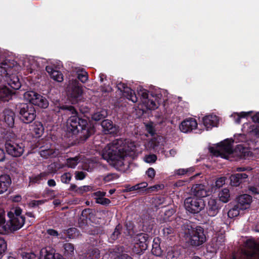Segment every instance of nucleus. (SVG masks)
I'll list each match as a JSON object with an SVG mask.
<instances>
[{"label":"nucleus","mask_w":259,"mask_h":259,"mask_svg":"<svg viewBox=\"0 0 259 259\" xmlns=\"http://www.w3.org/2000/svg\"><path fill=\"white\" fill-rule=\"evenodd\" d=\"M136 145L129 140L117 139L108 144L103 150L102 157L116 168H122L124 160L131 152H135Z\"/></svg>","instance_id":"obj_1"},{"label":"nucleus","mask_w":259,"mask_h":259,"mask_svg":"<svg viewBox=\"0 0 259 259\" xmlns=\"http://www.w3.org/2000/svg\"><path fill=\"white\" fill-rule=\"evenodd\" d=\"M68 119V127L73 134L78 135L80 141H86L95 132V127L88 120L80 117L76 114Z\"/></svg>","instance_id":"obj_2"},{"label":"nucleus","mask_w":259,"mask_h":259,"mask_svg":"<svg viewBox=\"0 0 259 259\" xmlns=\"http://www.w3.org/2000/svg\"><path fill=\"white\" fill-rule=\"evenodd\" d=\"M186 242L193 247L202 245L206 241L204 229L201 226L195 227L191 222L186 221L182 227Z\"/></svg>","instance_id":"obj_3"},{"label":"nucleus","mask_w":259,"mask_h":259,"mask_svg":"<svg viewBox=\"0 0 259 259\" xmlns=\"http://www.w3.org/2000/svg\"><path fill=\"white\" fill-rule=\"evenodd\" d=\"M233 142L228 140L224 141L220 144V146L217 149L213 147L209 149L210 153L215 156H221L227 159L232 160L237 155V152L233 148Z\"/></svg>","instance_id":"obj_4"},{"label":"nucleus","mask_w":259,"mask_h":259,"mask_svg":"<svg viewBox=\"0 0 259 259\" xmlns=\"http://www.w3.org/2000/svg\"><path fill=\"white\" fill-rule=\"evenodd\" d=\"M239 259H259V243L252 239L244 243Z\"/></svg>","instance_id":"obj_5"},{"label":"nucleus","mask_w":259,"mask_h":259,"mask_svg":"<svg viewBox=\"0 0 259 259\" xmlns=\"http://www.w3.org/2000/svg\"><path fill=\"white\" fill-rule=\"evenodd\" d=\"M20 119L25 123L32 122L36 117V111L31 104L19 103L16 105Z\"/></svg>","instance_id":"obj_6"},{"label":"nucleus","mask_w":259,"mask_h":259,"mask_svg":"<svg viewBox=\"0 0 259 259\" xmlns=\"http://www.w3.org/2000/svg\"><path fill=\"white\" fill-rule=\"evenodd\" d=\"M22 210L20 208H16L8 213V216L10 219V224L8 233L20 229L24 225L25 217L21 215Z\"/></svg>","instance_id":"obj_7"},{"label":"nucleus","mask_w":259,"mask_h":259,"mask_svg":"<svg viewBox=\"0 0 259 259\" xmlns=\"http://www.w3.org/2000/svg\"><path fill=\"white\" fill-rule=\"evenodd\" d=\"M20 66L16 65L14 67H10L7 69V73H2L0 72V75L5 77V81L7 82L9 85L14 90H18L21 86V82L18 76L13 74L14 72H17L19 70Z\"/></svg>","instance_id":"obj_8"},{"label":"nucleus","mask_w":259,"mask_h":259,"mask_svg":"<svg viewBox=\"0 0 259 259\" xmlns=\"http://www.w3.org/2000/svg\"><path fill=\"white\" fill-rule=\"evenodd\" d=\"M184 206L188 211L195 214L204 209L205 205L202 199L192 196L185 199Z\"/></svg>","instance_id":"obj_9"},{"label":"nucleus","mask_w":259,"mask_h":259,"mask_svg":"<svg viewBox=\"0 0 259 259\" xmlns=\"http://www.w3.org/2000/svg\"><path fill=\"white\" fill-rule=\"evenodd\" d=\"M24 98L31 105H34L42 108H46L49 106L47 99L33 91H29L24 93Z\"/></svg>","instance_id":"obj_10"},{"label":"nucleus","mask_w":259,"mask_h":259,"mask_svg":"<svg viewBox=\"0 0 259 259\" xmlns=\"http://www.w3.org/2000/svg\"><path fill=\"white\" fill-rule=\"evenodd\" d=\"M24 147L23 143H18L12 140L6 142L5 143V148L8 154L15 157H20L23 154Z\"/></svg>","instance_id":"obj_11"},{"label":"nucleus","mask_w":259,"mask_h":259,"mask_svg":"<svg viewBox=\"0 0 259 259\" xmlns=\"http://www.w3.org/2000/svg\"><path fill=\"white\" fill-rule=\"evenodd\" d=\"M82 89L79 83L76 79L71 81V87L68 90V97L72 103L77 102L81 96Z\"/></svg>","instance_id":"obj_12"},{"label":"nucleus","mask_w":259,"mask_h":259,"mask_svg":"<svg viewBox=\"0 0 259 259\" xmlns=\"http://www.w3.org/2000/svg\"><path fill=\"white\" fill-rule=\"evenodd\" d=\"M222 203L218 200L209 198L206 205V213L210 217H215L219 212Z\"/></svg>","instance_id":"obj_13"},{"label":"nucleus","mask_w":259,"mask_h":259,"mask_svg":"<svg viewBox=\"0 0 259 259\" xmlns=\"http://www.w3.org/2000/svg\"><path fill=\"white\" fill-rule=\"evenodd\" d=\"M191 193L193 197L202 199L209 195L207 187L201 184L193 185L191 188Z\"/></svg>","instance_id":"obj_14"},{"label":"nucleus","mask_w":259,"mask_h":259,"mask_svg":"<svg viewBox=\"0 0 259 259\" xmlns=\"http://www.w3.org/2000/svg\"><path fill=\"white\" fill-rule=\"evenodd\" d=\"M117 87L119 90L123 92V95L126 97L127 99L132 101L133 103L138 102V98L135 92L131 88L127 87L125 84L120 82L117 84Z\"/></svg>","instance_id":"obj_15"},{"label":"nucleus","mask_w":259,"mask_h":259,"mask_svg":"<svg viewBox=\"0 0 259 259\" xmlns=\"http://www.w3.org/2000/svg\"><path fill=\"white\" fill-rule=\"evenodd\" d=\"M101 126L106 134H117L119 131V126L114 124L112 121L106 119L102 121Z\"/></svg>","instance_id":"obj_16"},{"label":"nucleus","mask_w":259,"mask_h":259,"mask_svg":"<svg viewBox=\"0 0 259 259\" xmlns=\"http://www.w3.org/2000/svg\"><path fill=\"white\" fill-rule=\"evenodd\" d=\"M135 244L141 248V250H145L149 243V236L145 233H140L135 237Z\"/></svg>","instance_id":"obj_17"},{"label":"nucleus","mask_w":259,"mask_h":259,"mask_svg":"<svg viewBox=\"0 0 259 259\" xmlns=\"http://www.w3.org/2000/svg\"><path fill=\"white\" fill-rule=\"evenodd\" d=\"M197 126V123L196 120L193 118H190L184 120L181 123L180 126V129L184 133H187L196 128Z\"/></svg>","instance_id":"obj_18"},{"label":"nucleus","mask_w":259,"mask_h":259,"mask_svg":"<svg viewBox=\"0 0 259 259\" xmlns=\"http://www.w3.org/2000/svg\"><path fill=\"white\" fill-rule=\"evenodd\" d=\"M203 124L207 130L211 129L212 127L217 126L219 124L218 116L214 114L205 116L203 118Z\"/></svg>","instance_id":"obj_19"},{"label":"nucleus","mask_w":259,"mask_h":259,"mask_svg":"<svg viewBox=\"0 0 259 259\" xmlns=\"http://www.w3.org/2000/svg\"><path fill=\"white\" fill-rule=\"evenodd\" d=\"M53 111L56 113H69L70 114H76V109L72 106L71 105H61L59 104L58 105H56Z\"/></svg>","instance_id":"obj_20"},{"label":"nucleus","mask_w":259,"mask_h":259,"mask_svg":"<svg viewBox=\"0 0 259 259\" xmlns=\"http://www.w3.org/2000/svg\"><path fill=\"white\" fill-rule=\"evenodd\" d=\"M248 175L245 173H237L230 176V183L233 186H238L241 183L245 182Z\"/></svg>","instance_id":"obj_21"},{"label":"nucleus","mask_w":259,"mask_h":259,"mask_svg":"<svg viewBox=\"0 0 259 259\" xmlns=\"http://www.w3.org/2000/svg\"><path fill=\"white\" fill-rule=\"evenodd\" d=\"M251 201L252 197L250 195L247 194L241 195L238 197L237 205L241 209H246L249 207Z\"/></svg>","instance_id":"obj_22"},{"label":"nucleus","mask_w":259,"mask_h":259,"mask_svg":"<svg viewBox=\"0 0 259 259\" xmlns=\"http://www.w3.org/2000/svg\"><path fill=\"white\" fill-rule=\"evenodd\" d=\"M4 121L8 126L13 127L14 124L15 113L9 109H6L3 112Z\"/></svg>","instance_id":"obj_23"},{"label":"nucleus","mask_w":259,"mask_h":259,"mask_svg":"<svg viewBox=\"0 0 259 259\" xmlns=\"http://www.w3.org/2000/svg\"><path fill=\"white\" fill-rule=\"evenodd\" d=\"M11 184L9 176L5 175L0 176V194L6 192Z\"/></svg>","instance_id":"obj_24"},{"label":"nucleus","mask_w":259,"mask_h":259,"mask_svg":"<svg viewBox=\"0 0 259 259\" xmlns=\"http://www.w3.org/2000/svg\"><path fill=\"white\" fill-rule=\"evenodd\" d=\"M100 256V250L96 248H91L80 256V259H99Z\"/></svg>","instance_id":"obj_25"},{"label":"nucleus","mask_w":259,"mask_h":259,"mask_svg":"<svg viewBox=\"0 0 259 259\" xmlns=\"http://www.w3.org/2000/svg\"><path fill=\"white\" fill-rule=\"evenodd\" d=\"M57 254L51 247L42 248L40 251V256L44 259H56Z\"/></svg>","instance_id":"obj_26"},{"label":"nucleus","mask_w":259,"mask_h":259,"mask_svg":"<svg viewBox=\"0 0 259 259\" xmlns=\"http://www.w3.org/2000/svg\"><path fill=\"white\" fill-rule=\"evenodd\" d=\"M46 70L54 80L58 82H62L63 80V75L60 71L54 70L51 66H47Z\"/></svg>","instance_id":"obj_27"},{"label":"nucleus","mask_w":259,"mask_h":259,"mask_svg":"<svg viewBox=\"0 0 259 259\" xmlns=\"http://www.w3.org/2000/svg\"><path fill=\"white\" fill-rule=\"evenodd\" d=\"M13 92L6 85L0 87V100L8 101L11 98Z\"/></svg>","instance_id":"obj_28"},{"label":"nucleus","mask_w":259,"mask_h":259,"mask_svg":"<svg viewBox=\"0 0 259 259\" xmlns=\"http://www.w3.org/2000/svg\"><path fill=\"white\" fill-rule=\"evenodd\" d=\"M16 65V62L14 60L5 59L2 60L0 59V72L2 73H7V69L10 67H14Z\"/></svg>","instance_id":"obj_29"},{"label":"nucleus","mask_w":259,"mask_h":259,"mask_svg":"<svg viewBox=\"0 0 259 259\" xmlns=\"http://www.w3.org/2000/svg\"><path fill=\"white\" fill-rule=\"evenodd\" d=\"M5 213L4 210L0 209V234H7L9 229L8 224H6Z\"/></svg>","instance_id":"obj_30"},{"label":"nucleus","mask_w":259,"mask_h":259,"mask_svg":"<svg viewBox=\"0 0 259 259\" xmlns=\"http://www.w3.org/2000/svg\"><path fill=\"white\" fill-rule=\"evenodd\" d=\"M151 252L153 254L157 257H160L162 254V251L160 247L159 240L158 238H155L153 240Z\"/></svg>","instance_id":"obj_31"},{"label":"nucleus","mask_w":259,"mask_h":259,"mask_svg":"<svg viewBox=\"0 0 259 259\" xmlns=\"http://www.w3.org/2000/svg\"><path fill=\"white\" fill-rule=\"evenodd\" d=\"M44 127L40 122H35L34 123L32 131L35 137H40L44 133Z\"/></svg>","instance_id":"obj_32"},{"label":"nucleus","mask_w":259,"mask_h":259,"mask_svg":"<svg viewBox=\"0 0 259 259\" xmlns=\"http://www.w3.org/2000/svg\"><path fill=\"white\" fill-rule=\"evenodd\" d=\"M230 194L228 189H222L219 194V201L224 203L228 202L230 200Z\"/></svg>","instance_id":"obj_33"},{"label":"nucleus","mask_w":259,"mask_h":259,"mask_svg":"<svg viewBox=\"0 0 259 259\" xmlns=\"http://www.w3.org/2000/svg\"><path fill=\"white\" fill-rule=\"evenodd\" d=\"M107 112L105 109H99L95 112L92 116V118L94 120L99 121L107 116Z\"/></svg>","instance_id":"obj_34"},{"label":"nucleus","mask_w":259,"mask_h":259,"mask_svg":"<svg viewBox=\"0 0 259 259\" xmlns=\"http://www.w3.org/2000/svg\"><path fill=\"white\" fill-rule=\"evenodd\" d=\"M143 104L150 110H155L159 106L158 102L154 97L152 99H148L146 101H144Z\"/></svg>","instance_id":"obj_35"},{"label":"nucleus","mask_w":259,"mask_h":259,"mask_svg":"<svg viewBox=\"0 0 259 259\" xmlns=\"http://www.w3.org/2000/svg\"><path fill=\"white\" fill-rule=\"evenodd\" d=\"M48 174L44 172L36 176H32L29 177V185L32 184L38 183L42 178L47 176Z\"/></svg>","instance_id":"obj_36"},{"label":"nucleus","mask_w":259,"mask_h":259,"mask_svg":"<svg viewBox=\"0 0 259 259\" xmlns=\"http://www.w3.org/2000/svg\"><path fill=\"white\" fill-rule=\"evenodd\" d=\"M77 78L82 82H85L88 79V75L87 72L83 69H79L77 71Z\"/></svg>","instance_id":"obj_37"},{"label":"nucleus","mask_w":259,"mask_h":259,"mask_svg":"<svg viewBox=\"0 0 259 259\" xmlns=\"http://www.w3.org/2000/svg\"><path fill=\"white\" fill-rule=\"evenodd\" d=\"M241 209L237 204L232 208L230 209L228 212V215L230 218H233L238 216L239 214L240 210Z\"/></svg>","instance_id":"obj_38"},{"label":"nucleus","mask_w":259,"mask_h":259,"mask_svg":"<svg viewBox=\"0 0 259 259\" xmlns=\"http://www.w3.org/2000/svg\"><path fill=\"white\" fill-rule=\"evenodd\" d=\"M66 255H72L74 253V245L70 243H65L63 245Z\"/></svg>","instance_id":"obj_39"},{"label":"nucleus","mask_w":259,"mask_h":259,"mask_svg":"<svg viewBox=\"0 0 259 259\" xmlns=\"http://www.w3.org/2000/svg\"><path fill=\"white\" fill-rule=\"evenodd\" d=\"M194 171V168L193 167L184 169V168H181L176 170L175 171V175H179V176H182L184 175L185 174H190L193 172Z\"/></svg>","instance_id":"obj_40"},{"label":"nucleus","mask_w":259,"mask_h":259,"mask_svg":"<svg viewBox=\"0 0 259 259\" xmlns=\"http://www.w3.org/2000/svg\"><path fill=\"white\" fill-rule=\"evenodd\" d=\"M250 112H242L240 113H234L232 115V116L234 117L236 123L239 124L240 123L241 118L245 117L248 116Z\"/></svg>","instance_id":"obj_41"},{"label":"nucleus","mask_w":259,"mask_h":259,"mask_svg":"<svg viewBox=\"0 0 259 259\" xmlns=\"http://www.w3.org/2000/svg\"><path fill=\"white\" fill-rule=\"evenodd\" d=\"M79 158L77 157L68 158L67 160V165L70 168H74L78 163Z\"/></svg>","instance_id":"obj_42"},{"label":"nucleus","mask_w":259,"mask_h":259,"mask_svg":"<svg viewBox=\"0 0 259 259\" xmlns=\"http://www.w3.org/2000/svg\"><path fill=\"white\" fill-rule=\"evenodd\" d=\"M122 226L119 224L117 225L114 230V231L113 232L111 236V238L113 240H116L118 238V236L120 234Z\"/></svg>","instance_id":"obj_43"},{"label":"nucleus","mask_w":259,"mask_h":259,"mask_svg":"<svg viewBox=\"0 0 259 259\" xmlns=\"http://www.w3.org/2000/svg\"><path fill=\"white\" fill-rule=\"evenodd\" d=\"M119 176L115 173H110L104 177L103 180L105 182H109L118 178Z\"/></svg>","instance_id":"obj_44"},{"label":"nucleus","mask_w":259,"mask_h":259,"mask_svg":"<svg viewBox=\"0 0 259 259\" xmlns=\"http://www.w3.org/2000/svg\"><path fill=\"white\" fill-rule=\"evenodd\" d=\"M39 153L41 157L47 158L49 156L53 155L54 152L53 149H48L41 150L40 151Z\"/></svg>","instance_id":"obj_45"},{"label":"nucleus","mask_w":259,"mask_h":259,"mask_svg":"<svg viewBox=\"0 0 259 259\" xmlns=\"http://www.w3.org/2000/svg\"><path fill=\"white\" fill-rule=\"evenodd\" d=\"M249 133L250 135L259 138V126L252 125L249 127Z\"/></svg>","instance_id":"obj_46"},{"label":"nucleus","mask_w":259,"mask_h":259,"mask_svg":"<svg viewBox=\"0 0 259 259\" xmlns=\"http://www.w3.org/2000/svg\"><path fill=\"white\" fill-rule=\"evenodd\" d=\"M21 256L23 259H39L38 257L33 252H23Z\"/></svg>","instance_id":"obj_47"},{"label":"nucleus","mask_w":259,"mask_h":259,"mask_svg":"<svg viewBox=\"0 0 259 259\" xmlns=\"http://www.w3.org/2000/svg\"><path fill=\"white\" fill-rule=\"evenodd\" d=\"M16 137V135L11 130H8L4 136V138L6 140V142L10 140L13 141Z\"/></svg>","instance_id":"obj_48"},{"label":"nucleus","mask_w":259,"mask_h":259,"mask_svg":"<svg viewBox=\"0 0 259 259\" xmlns=\"http://www.w3.org/2000/svg\"><path fill=\"white\" fill-rule=\"evenodd\" d=\"M138 94L141 97L143 103H144V101H146L148 99L149 96L147 90L140 89L138 91Z\"/></svg>","instance_id":"obj_49"},{"label":"nucleus","mask_w":259,"mask_h":259,"mask_svg":"<svg viewBox=\"0 0 259 259\" xmlns=\"http://www.w3.org/2000/svg\"><path fill=\"white\" fill-rule=\"evenodd\" d=\"M72 178V175L69 172L64 173L61 177V180L62 183L68 184Z\"/></svg>","instance_id":"obj_50"},{"label":"nucleus","mask_w":259,"mask_h":259,"mask_svg":"<svg viewBox=\"0 0 259 259\" xmlns=\"http://www.w3.org/2000/svg\"><path fill=\"white\" fill-rule=\"evenodd\" d=\"M226 179V178L225 177L218 178L215 181L214 187L220 188L222 187L225 184Z\"/></svg>","instance_id":"obj_51"},{"label":"nucleus","mask_w":259,"mask_h":259,"mask_svg":"<svg viewBox=\"0 0 259 259\" xmlns=\"http://www.w3.org/2000/svg\"><path fill=\"white\" fill-rule=\"evenodd\" d=\"M7 243L3 238H0V256L3 255L7 249Z\"/></svg>","instance_id":"obj_52"},{"label":"nucleus","mask_w":259,"mask_h":259,"mask_svg":"<svg viewBox=\"0 0 259 259\" xmlns=\"http://www.w3.org/2000/svg\"><path fill=\"white\" fill-rule=\"evenodd\" d=\"M93 210L90 208H86L82 210V215L85 217L86 218L90 219L92 216L94 215Z\"/></svg>","instance_id":"obj_53"},{"label":"nucleus","mask_w":259,"mask_h":259,"mask_svg":"<svg viewBox=\"0 0 259 259\" xmlns=\"http://www.w3.org/2000/svg\"><path fill=\"white\" fill-rule=\"evenodd\" d=\"M96 202L97 203L105 205H108L111 202L109 199L104 197L96 198Z\"/></svg>","instance_id":"obj_54"},{"label":"nucleus","mask_w":259,"mask_h":259,"mask_svg":"<svg viewBox=\"0 0 259 259\" xmlns=\"http://www.w3.org/2000/svg\"><path fill=\"white\" fill-rule=\"evenodd\" d=\"M86 173L83 171H76L75 172V178L77 180H82L86 177Z\"/></svg>","instance_id":"obj_55"},{"label":"nucleus","mask_w":259,"mask_h":259,"mask_svg":"<svg viewBox=\"0 0 259 259\" xmlns=\"http://www.w3.org/2000/svg\"><path fill=\"white\" fill-rule=\"evenodd\" d=\"M248 190L252 194H259V186H249Z\"/></svg>","instance_id":"obj_56"},{"label":"nucleus","mask_w":259,"mask_h":259,"mask_svg":"<svg viewBox=\"0 0 259 259\" xmlns=\"http://www.w3.org/2000/svg\"><path fill=\"white\" fill-rule=\"evenodd\" d=\"M174 229L171 227H166L163 229V233L165 236H168L169 235L174 233Z\"/></svg>","instance_id":"obj_57"},{"label":"nucleus","mask_w":259,"mask_h":259,"mask_svg":"<svg viewBox=\"0 0 259 259\" xmlns=\"http://www.w3.org/2000/svg\"><path fill=\"white\" fill-rule=\"evenodd\" d=\"M157 159V157L155 155H149L145 157V161L148 163L154 162Z\"/></svg>","instance_id":"obj_58"},{"label":"nucleus","mask_w":259,"mask_h":259,"mask_svg":"<svg viewBox=\"0 0 259 259\" xmlns=\"http://www.w3.org/2000/svg\"><path fill=\"white\" fill-rule=\"evenodd\" d=\"M91 189V187L89 186H84L79 188L77 190H76V192H79L80 193H83L85 192H88L90 191Z\"/></svg>","instance_id":"obj_59"},{"label":"nucleus","mask_w":259,"mask_h":259,"mask_svg":"<svg viewBox=\"0 0 259 259\" xmlns=\"http://www.w3.org/2000/svg\"><path fill=\"white\" fill-rule=\"evenodd\" d=\"M44 203V200H33L30 203L29 205L31 207H34L39 205H41Z\"/></svg>","instance_id":"obj_60"},{"label":"nucleus","mask_w":259,"mask_h":259,"mask_svg":"<svg viewBox=\"0 0 259 259\" xmlns=\"http://www.w3.org/2000/svg\"><path fill=\"white\" fill-rule=\"evenodd\" d=\"M66 233L67 234L69 238H71L72 237L73 234L76 233V229L74 228H71L66 230H65Z\"/></svg>","instance_id":"obj_61"},{"label":"nucleus","mask_w":259,"mask_h":259,"mask_svg":"<svg viewBox=\"0 0 259 259\" xmlns=\"http://www.w3.org/2000/svg\"><path fill=\"white\" fill-rule=\"evenodd\" d=\"M146 174L149 178L152 179L155 177V171L154 168L150 167L146 171Z\"/></svg>","instance_id":"obj_62"},{"label":"nucleus","mask_w":259,"mask_h":259,"mask_svg":"<svg viewBox=\"0 0 259 259\" xmlns=\"http://www.w3.org/2000/svg\"><path fill=\"white\" fill-rule=\"evenodd\" d=\"M47 233L51 236L57 237L59 235L58 232L54 229H49L47 230Z\"/></svg>","instance_id":"obj_63"},{"label":"nucleus","mask_w":259,"mask_h":259,"mask_svg":"<svg viewBox=\"0 0 259 259\" xmlns=\"http://www.w3.org/2000/svg\"><path fill=\"white\" fill-rule=\"evenodd\" d=\"M166 119L163 117H159L157 121V123L162 126H164L166 125L165 123Z\"/></svg>","instance_id":"obj_64"}]
</instances>
